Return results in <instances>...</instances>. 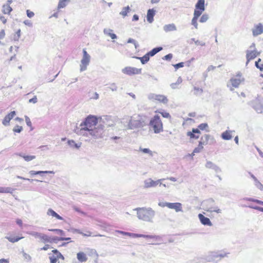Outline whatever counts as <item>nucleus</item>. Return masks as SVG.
Returning <instances> with one entry per match:
<instances>
[{
	"label": "nucleus",
	"instance_id": "f257e3e1",
	"mask_svg": "<svg viewBox=\"0 0 263 263\" xmlns=\"http://www.w3.org/2000/svg\"><path fill=\"white\" fill-rule=\"evenodd\" d=\"M112 122L111 117L107 116L98 119L95 116L89 115L80 124L81 127H76L74 132L78 135L91 136L95 139L100 138L103 136L105 128L112 126Z\"/></svg>",
	"mask_w": 263,
	"mask_h": 263
},
{
	"label": "nucleus",
	"instance_id": "f03ea898",
	"mask_svg": "<svg viewBox=\"0 0 263 263\" xmlns=\"http://www.w3.org/2000/svg\"><path fill=\"white\" fill-rule=\"evenodd\" d=\"M137 211V217L140 220L153 222L155 215V212L151 208H138L135 209Z\"/></svg>",
	"mask_w": 263,
	"mask_h": 263
},
{
	"label": "nucleus",
	"instance_id": "7ed1b4c3",
	"mask_svg": "<svg viewBox=\"0 0 263 263\" xmlns=\"http://www.w3.org/2000/svg\"><path fill=\"white\" fill-rule=\"evenodd\" d=\"M130 129H137L145 126L147 124V118L145 116L135 115L130 116Z\"/></svg>",
	"mask_w": 263,
	"mask_h": 263
},
{
	"label": "nucleus",
	"instance_id": "20e7f679",
	"mask_svg": "<svg viewBox=\"0 0 263 263\" xmlns=\"http://www.w3.org/2000/svg\"><path fill=\"white\" fill-rule=\"evenodd\" d=\"M149 126L153 128L155 134H158L163 131V124L160 117L158 115H155L151 119Z\"/></svg>",
	"mask_w": 263,
	"mask_h": 263
},
{
	"label": "nucleus",
	"instance_id": "39448f33",
	"mask_svg": "<svg viewBox=\"0 0 263 263\" xmlns=\"http://www.w3.org/2000/svg\"><path fill=\"white\" fill-rule=\"evenodd\" d=\"M226 256V253H218L217 252H210L205 256L204 261H198V263H205L206 262H210L216 260L217 258H219L220 259L221 258H223Z\"/></svg>",
	"mask_w": 263,
	"mask_h": 263
},
{
	"label": "nucleus",
	"instance_id": "423d86ee",
	"mask_svg": "<svg viewBox=\"0 0 263 263\" xmlns=\"http://www.w3.org/2000/svg\"><path fill=\"white\" fill-rule=\"evenodd\" d=\"M83 58L81 61L80 71H84L87 69V67L89 65L90 56L88 54L85 49L83 50Z\"/></svg>",
	"mask_w": 263,
	"mask_h": 263
},
{
	"label": "nucleus",
	"instance_id": "0eeeda50",
	"mask_svg": "<svg viewBox=\"0 0 263 263\" xmlns=\"http://www.w3.org/2000/svg\"><path fill=\"white\" fill-rule=\"evenodd\" d=\"M244 81V78H232L227 83V87L232 91L234 90V88H238L240 83Z\"/></svg>",
	"mask_w": 263,
	"mask_h": 263
},
{
	"label": "nucleus",
	"instance_id": "6e6552de",
	"mask_svg": "<svg viewBox=\"0 0 263 263\" xmlns=\"http://www.w3.org/2000/svg\"><path fill=\"white\" fill-rule=\"evenodd\" d=\"M142 69L136 67L127 66L122 69V72L128 76L141 74Z\"/></svg>",
	"mask_w": 263,
	"mask_h": 263
},
{
	"label": "nucleus",
	"instance_id": "1a4fd4ad",
	"mask_svg": "<svg viewBox=\"0 0 263 263\" xmlns=\"http://www.w3.org/2000/svg\"><path fill=\"white\" fill-rule=\"evenodd\" d=\"M148 99L150 100H156L163 104H166L168 102L167 98L163 95L151 93L148 95Z\"/></svg>",
	"mask_w": 263,
	"mask_h": 263
},
{
	"label": "nucleus",
	"instance_id": "9d476101",
	"mask_svg": "<svg viewBox=\"0 0 263 263\" xmlns=\"http://www.w3.org/2000/svg\"><path fill=\"white\" fill-rule=\"evenodd\" d=\"M260 52H258L256 49H253L252 50H247L246 51V65L248 64L249 62L255 59L257 56L260 54Z\"/></svg>",
	"mask_w": 263,
	"mask_h": 263
},
{
	"label": "nucleus",
	"instance_id": "9b49d317",
	"mask_svg": "<svg viewBox=\"0 0 263 263\" xmlns=\"http://www.w3.org/2000/svg\"><path fill=\"white\" fill-rule=\"evenodd\" d=\"M209 141H210V144L214 143L215 142L213 137L206 134L201 138V140L199 142V143L202 146L205 145L208 143Z\"/></svg>",
	"mask_w": 263,
	"mask_h": 263
},
{
	"label": "nucleus",
	"instance_id": "f8f14e48",
	"mask_svg": "<svg viewBox=\"0 0 263 263\" xmlns=\"http://www.w3.org/2000/svg\"><path fill=\"white\" fill-rule=\"evenodd\" d=\"M130 116H126L123 118L120 123L121 124L120 128L123 130H127L130 129L129 126L130 125L129 122H130Z\"/></svg>",
	"mask_w": 263,
	"mask_h": 263
},
{
	"label": "nucleus",
	"instance_id": "ddd939ff",
	"mask_svg": "<svg viewBox=\"0 0 263 263\" xmlns=\"http://www.w3.org/2000/svg\"><path fill=\"white\" fill-rule=\"evenodd\" d=\"M255 101L258 102V104L253 106L254 109L257 113H262L263 112V98L258 97Z\"/></svg>",
	"mask_w": 263,
	"mask_h": 263
},
{
	"label": "nucleus",
	"instance_id": "4468645a",
	"mask_svg": "<svg viewBox=\"0 0 263 263\" xmlns=\"http://www.w3.org/2000/svg\"><path fill=\"white\" fill-rule=\"evenodd\" d=\"M263 33V25L258 23L255 25L252 29V34L254 36H257Z\"/></svg>",
	"mask_w": 263,
	"mask_h": 263
},
{
	"label": "nucleus",
	"instance_id": "2eb2a0df",
	"mask_svg": "<svg viewBox=\"0 0 263 263\" xmlns=\"http://www.w3.org/2000/svg\"><path fill=\"white\" fill-rule=\"evenodd\" d=\"M205 166L206 168L213 170L216 173L221 172V168L211 161H206Z\"/></svg>",
	"mask_w": 263,
	"mask_h": 263
},
{
	"label": "nucleus",
	"instance_id": "dca6fc26",
	"mask_svg": "<svg viewBox=\"0 0 263 263\" xmlns=\"http://www.w3.org/2000/svg\"><path fill=\"white\" fill-rule=\"evenodd\" d=\"M16 112L12 111L5 116L2 121V123L4 125L7 126L9 125L10 121L15 116Z\"/></svg>",
	"mask_w": 263,
	"mask_h": 263
},
{
	"label": "nucleus",
	"instance_id": "f3484780",
	"mask_svg": "<svg viewBox=\"0 0 263 263\" xmlns=\"http://www.w3.org/2000/svg\"><path fill=\"white\" fill-rule=\"evenodd\" d=\"M168 208L174 209L176 212L182 211V204L179 202L168 203Z\"/></svg>",
	"mask_w": 263,
	"mask_h": 263
},
{
	"label": "nucleus",
	"instance_id": "a211bd4d",
	"mask_svg": "<svg viewBox=\"0 0 263 263\" xmlns=\"http://www.w3.org/2000/svg\"><path fill=\"white\" fill-rule=\"evenodd\" d=\"M198 218L200 221V222L202 224L208 226H212V223L210 221V219L208 217L204 216L202 214H198Z\"/></svg>",
	"mask_w": 263,
	"mask_h": 263
},
{
	"label": "nucleus",
	"instance_id": "6ab92c4d",
	"mask_svg": "<svg viewBox=\"0 0 263 263\" xmlns=\"http://www.w3.org/2000/svg\"><path fill=\"white\" fill-rule=\"evenodd\" d=\"M138 237H143V238H145L155 239L156 240H158L160 238V236H157V235H145V234L135 233V237L134 238H138Z\"/></svg>",
	"mask_w": 263,
	"mask_h": 263
},
{
	"label": "nucleus",
	"instance_id": "aec40b11",
	"mask_svg": "<svg viewBox=\"0 0 263 263\" xmlns=\"http://www.w3.org/2000/svg\"><path fill=\"white\" fill-rule=\"evenodd\" d=\"M155 14V10L153 9L148 10L147 13V20L149 23H152L154 21V16Z\"/></svg>",
	"mask_w": 263,
	"mask_h": 263
},
{
	"label": "nucleus",
	"instance_id": "412c9836",
	"mask_svg": "<svg viewBox=\"0 0 263 263\" xmlns=\"http://www.w3.org/2000/svg\"><path fill=\"white\" fill-rule=\"evenodd\" d=\"M156 183L155 181L152 180L151 178L147 179L144 181V187L149 188L151 187H155Z\"/></svg>",
	"mask_w": 263,
	"mask_h": 263
},
{
	"label": "nucleus",
	"instance_id": "4be33fe9",
	"mask_svg": "<svg viewBox=\"0 0 263 263\" xmlns=\"http://www.w3.org/2000/svg\"><path fill=\"white\" fill-rule=\"evenodd\" d=\"M163 30L165 32H167L172 31H176L177 28L174 24H170L165 25L163 26Z\"/></svg>",
	"mask_w": 263,
	"mask_h": 263
},
{
	"label": "nucleus",
	"instance_id": "5701e85b",
	"mask_svg": "<svg viewBox=\"0 0 263 263\" xmlns=\"http://www.w3.org/2000/svg\"><path fill=\"white\" fill-rule=\"evenodd\" d=\"M234 132L232 130H226L224 132L221 134V138L226 140H231L232 138V136L231 135L232 133Z\"/></svg>",
	"mask_w": 263,
	"mask_h": 263
},
{
	"label": "nucleus",
	"instance_id": "b1692460",
	"mask_svg": "<svg viewBox=\"0 0 263 263\" xmlns=\"http://www.w3.org/2000/svg\"><path fill=\"white\" fill-rule=\"evenodd\" d=\"M77 257L80 262H85L87 260L86 255L83 252H80L77 253Z\"/></svg>",
	"mask_w": 263,
	"mask_h": 263
},
{
	"label": "nucleus",
	"instance_id": "393cba45",
	"mask_svg": "<svg viewBox=\"0 0 263 263\" xmlns=\"http://www.w3.org/2000/svg\"><path fill=\"white\" fill-rule=\"evenodd\" d=\"M29 173L31 175L33 176L35 175H41L43 174H54V172L53 171H30Z\"/></svg>",
	"mask_w": 263,
	"mask_h": 263
},
{
	"label": "nucleus",
	"instance_id": "a878e982",
	"mask_svg": "<svg viewBox=\"0 0 263 263\" xmlns=\"http://www.w3.org/2000/svg\"><path fill=\"white\" fill-rule=\"evenodd\" d=\"M16 155H18L24 159L26 161H30L35 158V156H30V155H25L23 153H17L16 154Z\"/></svg>",
	"mask_w": 263,
	"mask_h": 263
},
{
	"label": "nucleus",
	"instance_id": "bb28decb",
	"mask_svg": "<svg viewBox=\"0 0 263 263\" xmlns=\"http://www.w3.org/2000/svg\"><path fill=\"white\" fill-rule=\"evenodd\" d=\"M195 8L202 11L205 10V1L204 0H198L195 5Z\"/></svg>",
	"mask_w": 263,
	"mask_h": 263
},
{
	"label": "nucleus",
	"instance_id": "cd10ccee",
	"mask_svg": "<svg viewBox=\"0 0 263 263\" xmlns=\"http://www.w3.org/2000/svg\"><path fill=\"white\" fill-rule=\"evenodd\" d=\"M163 48L161 47H158L153 48L152 50L147 53V55L150 57H153L159 51H161Z\"/></svg>",
	"mask_w": 263,
	"mask_h": 263
},
{
	"label": "nucleus",
	"instance_id": "c85d7f7f",
	"mask_svg": "<svg viewBox=\"0 0 263 263\" xmlns=\"http://www.w3.org/2000/svg\"><path fill=\"white\" fill-rule=\"evenodd\" d=\"M112 30L110 29L105 28L103 30L104 33L106 35H107L110 36V37L112 39H117V35L115 34L112 33Z\"/></svg>",
	"mask_w": 263,
	"mask_h": 263
},
{
	"label": "nucleus",
	"instance_id": "c756f323",
	"mask_svg": "<svg viewBox=\"0 0 263 263\" xmlns=\"http://www.w3.org/2000/svg\"><path fill=\"white\" fill-rule=\"evenodd\" d=\"M14 189L10 187L0 186V193H10L12 194Z\"/></svg>",
	"mask_w": 263,
	"mask_h": 263
},
{
	"label": "nucleus",
	"instance_id": "7c9ffc66",
	"mask_svg": "<svg viewBox=\"0 0 263 263\" xmlns=\"http://www.w3.org/2000/svg\"><path fill=\"white\" fill-rule=\"evenodd\" d=\"M47 214L48 215H51L57 218L58 219L63 220V218L51 209H48Z\"/></svg>",
	"mask_w": 263,
	"mask_h": 263
},
{
	"label": "nucleus",
	"instance_id": "2f4dec72",
	"mask_svg": "<svg viewBox=\"0 0 263 263\" xmlns=\"http://www.w3.org/2000/svg\"><path fill=\"white\" fill-rule=\"evenodd\" d=\"M12 11V8L9 6V4H4L3 6L2 12L4 14H10V13Z\"/></svg>",
	"mask_w": 263,
	"mask_h": 263
},
{
	"label": "nucleus",
	"instance_id": "473e14b6",
	"mask_svg": "<svg viewBox=\"0 0 263 263\" xmlns=\"http://www.w3.org/2000/svg\"><path fill=\"white\" fill-rule=\"evenodd\" d=\"M70 2V0H59L58 6V9L65 7Z\"/></svg>",
	"mask_w": 263,
	"mask_h": 263
},
{
	"label": "nucleus",
	"instance_id": "72a5a7b5",
	"mask_svg": "<svg viewBox=\"0 0 263 263\" xmlns=\"http://www.w3.org/2000/svg\"><path fill=\"white\" fill-rule=\"evenodd\" d=\"M130 10V7L127 6V7H123L119 14L122 15L123 17H125L127 15V13L129 12Z\"/></svg>",
	"mask_w": 263,
	"mask_h": 263
},
{
	"label": "nucleus",
	"instance_id": "f704fd0d",
	"mask_svg": "<svg viewBox=\"0 0 263 263\" xmlns=\"http://www.w3.org/2000/svg\"><path fill=\"white\" fill-rule=\"evenodd\" d=\"M115 233H118L121 235H123L124 236H128L133 238L135 237V233H132L129 232H126L122 231L120 230H116Z\"/></svg>",
	"mask_w": 263,
	"mask_h": 263
},
{
	"label": "nucleus",
	"instance_id": "c9c22d12",
	"mask_svg": "<svg viewBox=\"0 0 263 263\" xmlns=\"http://www.w3.org/2000/svg\"><path fill=\"white\" fill-rule=\"evenodd\" d=\"M137 59L140 60L142 64H145L149 60V57L146 53L142 57H136Z\"/></svg>",
	"mask_w": 263,
	"mask_h": 263
},
{
	"label": "nucleus",
	"instance_id": "e433bc0d",
	"mask_svg": "<svg viewBox=\"0 0 263 263\" xmlns=\"http://www.w3.org/2000/svg\"><path fill=\"white\" fill-rule=\"evenodd\" d=\"M40 239L41 240H42V241L44 243H45V242H51V238L49 237L47 235L44 234H42V235L41 236Z\"/></svg>",
	"mask_w": 263,
	"mask_h": 263
},
{
	"label": "nucleus",
	"instance_id": "4c0bfd02",
	"mask_svg": "<svg viewBox=\"0 0 263 263\" xmlns=\"http://www.w3.org/2000/svg\"><path fill=\"white\" fill-rule=\"evenodd\" d=\"M23 237H12L10 236H6L5 238L8 239L10 242L14 243L17 242L20 240L23 239Z\"/></svg>",
	"mask_w": 263,
	"mask_h": 263
},
{
	"label": "nucleus",
	"instance_id": "58836bf2",
	"mask_svg": "<svg viewBox=\"0 0 263 263\" xmlns=\"http://www.w3.org/2000/svg\"><path fill=\"white\" fill-rule=\"evenodd\" d=\"M204 210H206V211L210 212H214L217 213H221V210L217 207L216 208H212V207L207 208L205 209Z\"/></svg>",
	"mask_w": 263,
	"mask_h": 263
},
{
	"label": "nucleus",
	"instance_id": "ea45409f",
	"mask_svg": "<svg viewBox=\"0 0 263 263\" xmlns=\"http://www.w3.org/2000/svg\"><path fill=\"white\" fill-rule=\"evenodd\" d=\"M61 258V256H59L57 255H51L49 256L50 263H56L58 258Z\"/></svg>",
	"mask_w": 263,
	"mask_h": 263
},
{
	"label": "nucleus",
	"instance_id": "a19ab883",
	"mask_svg": "<svg viewBox=\"0 0 263 263\" xmlns=\"http://www.w3.org/2000/svg\"><path fill=\"white\" fill-rule=\"evenodd\" d=\"M204 11L202 10H200L195 8L194 12L193 17L199 18V17L202 14V12Z\"/></svg>",
	"mask_w": 263,
	"mask_h": 263
},
{
	"label": "nucleus",
	"instance_id": "79ce46f5",
	"mask_svg": "<svg viewBox=\"0 0 263 263\" xmlns=\"http://www.w3.org/2000/svg\"><path fill=\"white\" fill-rule=\"evenodd\" d=\"M27 233L30 235H31L33 237H34L35 238H40V239L41 236L42 235V233H39L37 232H35V231H29V232H27Z\"/></svg>",
	"mask_w": 263,
	"mask_h": 263
},
{
	"label": "nucleus",
	"instance_id": "37998d69",
	"mask_svg": "<svg viewBox=\"0 0 263 263\" xmlns=\"http://www.w3.org/2000/svg\"><path fill=\"white\" fill-rule=\"evenodd\" d=\"M209 15L206 13H204V14H202V16H201V17L199 20V22L200 23H203L206 22L209 20Z\"/></svg>",
	"mask_w": 263,
	"mask_h": 263
},
{
	"label": "nucleus",
	"instance_id": "c03bdc74",
	"mask_svg": "<svg viewBox=\"0 0 263 263\" xmlns=\"http://www.w3.org/2000/svg\"><path fill=\"white\" fill-rule=\"evenodd\" d=\"M140 151L142 152L143 153L148 154L151 156H153V153L149 148H143L140 147Z\"/></svg>",
	"mask_w": 263,
	"mask_h": 263
},
{
	"label": "nucleus",
	"instance_id": "a18cd8bd",
	"mask_svg": "<svg viewBox=\"0 0 263 263\" xmlns=\"http://www.w3.org/2000/svg\"><path fill=\"white\" fill-rule=\"evenodd\" d=\"M198 18L193 17L191 21V24L194 26L196 29H198V24L197 23V20Z\"/></svg>",
	"mask_w": 263,
	"mask_h": 263
},
{
	"label": "nucleus",
	"instance_id": "49530a36",
	"mask_svg": "<svg viewBox=\"0 0 263 263\" xmlns=\"http://www.w3.org/2000/svg\"><path fill=\"white\" fill-rule=\"evenodd\" d=\"M255 185L261 191H263V185L260 182V181L257 179L256 181H254Z\"/></svg>",
	"mask_w": 263,
	"mask_h": 263
},
{
	"label": "nucleus",
	"instance_id": "de8ad7c7",
	"mask_svg": "<svg viewBox=\"0 0 263 263\" xmlns=\"http://www.w3.org/2000/svg\"><path fill=\"white\" fill-rule=\"evenodd\" d=\"M187 136L193 139H198L199 136H195V134L193 132H187L186 134Z\"/></svg>",
	"mask_w": 263,
	"mask_h": 263
},
{
	"label": "nucleus",
	"instance_id": "09e8293b",
	"mask_svg": "<svg viewBox=\"0 0 263 263\" xmlns=\"http://www.w3.org/2000/svg\"><path fill=\"white\" fill-rule=\"evenodd\" d=\"M108 88L112 91H116L118 90V87L115 83L110 84Z\"/></svg>",
	"mask_w": 263,
	"mask_h": 263
},
{
	"label": "nucleus",
	"instance_id": "8fccbe9b",
	"mask_svg": "<svg viewBox=\"0 0 263 263\" xmlns=\"http://www.w3.org/2000/svg\"><path fill=\"white\" fill-rule=\"evenodd\" d=\"M49 231L55 232L57 234L62 236L64 235V232L60 229H49Z\"/></svg>",
	"mask_w": 263,
	"mask_h": 263
},
{
	"label": "nucleus",
	"instance_id": "3c124183",
	"mask_svg": "<svg viewBox=\"0 0 263 263\" xmlns=\"http://www.w3.org/2000/svg\"><path fill=\"white\" fill-rule=\"evenodd\" d=\"M194 89L195 91L194 92V95L197 96L198 93L201 94L203 92V89L202 88H200L199 87H194Z\"/></svg>",
	"mask_w": 263,
	"mask_h": 263
},
{
	"label": "nucleus",
	"instance_id": "603ef678",
	"mask_svg": "<svg viewBox=\"0 0 263 263\" xmlns=\"http://www.w3.org/2000/svg\"><path fill=\"white\" fill-rule=\"evenodd\" d=\"M261 61V59H259L257 61L255 62V66L259 69L261 71H263V64L259 65V62Z\"/></svg>",
	"mask_w": 263,
	"mask_h": 263
},
{
	"label": "nucleus",
	"instance_id": "864d4df0",
	"mask_svg": "<svg viewBox=\"0 0 263 263\" xmlns=\"http://www.w3.org/2000/svg\"><path fill=\"white\" fill-rule=\"evenodd\" d=\"M23 130V127L22 126L16 125L15 127L13 129V131L15 133H20Z\"/></svg>",
	"mask_w": 263,
	"mask_h": 263
},
{
	"label": "nucleus",
	"instance_id": "5fc2aeb1",
	"mask_svg": "<svg viewBox=\"0 0 263 263\" xmlns=\"http://www.w3.org/2000/svg\"><path fill=\"white\" fill-rule=\"evenodd\" d=\"M208 127V125L207 123H201V124H199L198 126V128H199V129H200V130H204Z\"/></svg>",
	"mask_w": 263,
	"mask_h": 263
},
{
	"label": "nucleus",
	"instance_id": "6e6d98bb",
	"mask_svg": "<svg viewBox=\"0 0 263 263\" xmlns=\"http://www.w3.org/2000/svg\"><path fill=\"white\" fill-rule=\"evenodd\" d=\"M75 231L77 232V233L80 234H82V235H83L84 236H91V233L90 232H87L86 233H84L81 232L80 230H75Z\"/></svg>",
	"mask_w": 263,
	"mask_h": 263
},
{
	"label": "nucleus",
	"instance_id": "4d7b16f0",
	"mask_svg": "<svg viewBox=\"0 0 263 263\" xmlns=\"http://www.w3.org/2000/svg\"><path fill=\"white\" fill-rule=\"evenodd\" d=\"M203 146L200 145V144L199 143V145H198V146L196 147L194 149V153H200L201 152V151L203 149Z\"/></svg>",
	"mask_w": 263,
	"mask_h": 263
},
{
	"label": "nucleus",
	"instance_id": "13d9d810",
	"mask_svg": "<svg viewBox=\"0 0 263 263\" xmlns=\"http://www.w3.org/2000/svg\"><path fill=\"white\" fill-rule=\"evenodd\" d=\"M20 36H21V30L18 29L16 31V34L14 36V38H13L14 40V41H18V40L20 37Z\"/></svg>",
	"mask_w": 263,
	"mask_h": 263
},
{
	"label": "nucleus",
	"instance_id": "bf43d9fd",
	"mask_svg": "<svg viewBox=\"0 0 263 263\" xmlns=\"http://www.w3.org/2000/svg\"><path fill=\"white\" fill-rule=\"evenodd\" d=\"M163 117L165 118H171V115L168 112L165 111L159 112Z\"/></svg>",
	"mask_w": 263,
	"mask_h": 263
},
{
	"label": "nucleus",
	"instance_id": "052dcab7",
	"mask_svg": "<svg viewBox=\"0 0 263 263\" xmlns=\"http://www.w3.org/2000/svg\"><path fill=\"white\" fill-rule=\"evenodd\" d=\"M52 252H53V254L52 255H57L58 254V255H59V256H61V258L63 260L64 259V257L61 254V253L59 252L57 249H55V250H53L52 251Z\"/></svg>",
	"mask_w": 263,
	"mask_h": 263
},
{
	"label": "nucleus",
	"instance_id": "680f3d73",
	"mask_svg": "<svg viewBox=\"0 0 263 263\" xmlns=\"http://www.w3.org/2000/svg\"><path fill=\"white\" fill-rule=\"evenodd\" d=\"M26 13H27V16L29 18H32L34 15V12L32 11H31L30 10H27Z\"/></svg>",
	"mask_w": 263,
	"mask_h": 263
},
{
	"label": "nucleus",
	"instance_id": "e2e57ef3",
	"mask_svg": "<svg viewBox=\"0 0 263 263\" xmlns=\"http://www.w3.org/2000/svg\"><path fill=\"white\" fill-rule=\"evenodd\" d=\"M174 66L176 69H178L179 68L183 67L184 66V63L180 62L175 65H174Z\"/></svg>",
	"mask_w": 263,
	"mask_h": 263
},
{
	"label": "nucleus",
	"instance_id": "0e129e2a",
	"mask_svg": "<svg viewBox=\"0 0 263 263\" xmlns=\"http://www.w3.org/2000/svg\"><path fill=\"white\" fill-rule=\"evenodd\" d=\"M172 57H173L172 54L169 53V54L165 55L163 58V59L165 60H166V61H170V60H171L172 59Z\"/></svg>",
	"mask_w": 263,
	"mask_h": 263
},
{
	"label": "nucleus",
	"instance_id": "69168bd1",
	"mask_svg": "<svg viewBox=\"0 0 263 263\" xmlns=\"http://www.w3.org/2000/svg\"><path fill=\"white\" fill-rule=\"evenodd\" d=\"M168 203L169 202H159L158 203V205L161 207H162V208H164L165 206H166L168 208Z\"/></svg>",
	"mask_w": 263,
	"mask_h": 263
},
{
	"label": "nucleus",
	"instance_id": "338daca9",
	"mask_svg": "<svg viewBox=\"0 0 263 263\" xmlns=\"http://www.w3.org/2000/svg\"><path fill=\"white\" fill-rule=\"evenodd\" d=\"M25 121L26 122L27 125L28 126H31V122L28 116H25Z\"/></svg>",
	"mask_w": 263,
	"mask_h": 263
},
{
	"label": "nucleus",
	"instance_id": "774afa93",
	"mask_svg": "<svg viewBox=\"0 0 263 263\" xmlns=\"http://www.w3.org/2000/svg\"><path fill=\"white\" fill-rule=\"evenodd\" d=\"M23 256L25 258V259H28L29 260H31V257L30 255H29V254H28L26 253L23 252Z\"/></svg>",
	"mask_w": 263,
	"mask_h": 263
}]
</instances>
